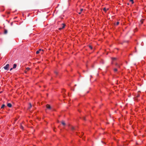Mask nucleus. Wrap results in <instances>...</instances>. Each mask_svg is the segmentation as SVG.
<instances>
[{"label":"nucleus","instance_id":"obj_1","mask_svg":"<svg viewBox=\"0 0 146 146\" xmlns=\"http://www.w3.org/2000/svg\"><path fill=\"white\" fill-rule=\"evenodd\" d=\"M9 64H7L6 66L3 67V68L7 70H8L9 69Z\"/></svg>","mask_w":146,"mask_h":146},{"label":"nucleus","instance_id":"obj_2","mask_svg":"<svg viewBox=\"0 0 146 146\" xmlns=\"http://www.w3.org/2000/svg\"><path fill=\"white\" fill-rule=\"evenodd\" d=\"M65 25L64 24H62V27L61 28H60L58 29L60 30H61V29H64L65 27Z\"/></svg>","mask_w":146,"mask_h":146},{"label":"nucleus","instance_id":"obj_3","mask_svg":"<svg viewBox=\"0 0 146 146\" xmlns=\"http://www.w3.org/2000/svg\"><path fill=\"white\" fill-rule=\"evenodd\" d=\"M46 108L49 109V110H50L51 109V106H50L48 104H47L46 105Z\"/></svg>","mask_w":146,"mask_h":146},{"label":"nucleus","instance_id":"obj_4","mask_svg":"<svg viewBox=\"0 0 146 146\" xmlns=\"http://www.w3.org/2000/svg\"><path fill=\"white\" fill-rule=\"evenodd\" d=\"M42 51V50L41 49H39L36 52V54H38L40 53V52Z\"/></svg>","mask_w":146,"mask_h":146},{"label":"nucleus","instance_id":"obj_5","mask_svg":"<svg viewBox=\"0 0 146 146\" xmlns=\"http://www.w3.org/2000/svg\"><path fill=\"white\" fill-rule=\"evenodd\" d=\"M7 106L9 107H11L12 106V105L10 103H8L7 104Z\"/></svg>","mask_w":146,"mask_h":146},{"label":"nucleus","instance_id":"obj_6","mask_svg":"<svg viewBox=\"0 0 146 146\" xmlns=\"http://www.w3.org/2000/svg\"><path fill=\"white\" fill-rule=\"evenodd\" d=\"M30 68L29 67H27V68H26V70L25 71V72H26L27 71L29 70H30Z\"/></svg>","mask_w":146,"mask_h":146},{"label":"nucleus","instance_id":"obj_7","mask_svg":"<svg viewBox=\"0 0 146 146\" xmlns=\"http://www.w3.org/2000/svg\"><path fill=\"white\" fill-rule=\"evenodd\" d=\"M17 66V65L16 64H14L13 65V68H16Z\"/></svg>","mask_w":146,"mask_h":146},{"label":"nucleus","instance_id":"obj_8","mask_svg":"<svg viewBox=\"0 0 146 146\" xmlns=\"http://www.w3.org/2000/svg\"><path fill=\"white\" fill-rule=\"evenodd\" d=\"M5 106L4 104H3L1 107V108H3L5 107Z\"/></svg>","mask_w":146,"mask_h":146},{"label":"nucleus","instance_id":"obj_9","mask_svg":"<svg viewBox=\"0 0 146 146\" xmlns=\"http://www.w3.org/2000/svg\"><path fill=\"white\" fill-rule=\"evenodd\" d=\"M7 30H5L4 31V33L5 34H6L7 33Z\"/></svg>","mask_w":146,"mask_h":146},{"label":"nucleus","instance_id":"obj_10","mask_svg":"<svg viewBox=\"0 0 146 146\" xmlns=\"http://www.w3.org/2000/svg\"><path fill=\"white\" fill-rule=\"evenodd\" d=\"M112 61H114L116 60V58H112Z\"/></svg>","mask_w":146,"mask_h":146},{"label":"nucleus","instance_id":"obj_11","mask_svg":"<svg viewBox=\"0 0 146 146\" xmlns=\"http://www.w3.org/2000/svg\"><path fill=\"white\" fill-rule=\"evenodd\" d=\"M29 109H30L32 107V105L31 104H29Z\"/></svg>","mask_w":146,"mask_h":146},{"label":"nucleus","instance_id":"obj_12","mask_svg":"<svg viewBox=\"0 0 146 146\" xmlns=\"http://www.w3.org/2000/svg\"><path fill=\"white\" fill-rule=\"evenodd\" d=\"M114 71L115 72H117V69L116 68H114Z\"/></svg>","mask_w":146,"mask_h":146},{"label":"nucleus","instance_id":"obj_13","mask_svg":"<svg viewBox=\"0 0 146 146\" xmlns=\"http://www.w3.org/2000/svg\"><path fill=\"white\" fill-rule=\"evenodd\" d=\"M62 125H65V123H64V122H63V121L62 122Z\"/></svg>","mask_w":146,"mask_h":146},{"label":"nucleus","instance_id":"obj_14","mask_svg":"<svg viewBox=\"0 0 146 146\" xmlns=\"http://www.w3.org/2000/svg\"><path fill=\"white\" fill-rule=\"evenodd\" d=\"M130 1L133 4V0H130Z\"/></svg>","mask_w":146,"mask_h":146},{"label":"nucleus","instance_id":"obj_15","mask_svg":"<svg viewBox=\"0 0 146 146\" xmlns=\"http://www.w3.org/2000/svg\"><path fill=\"white\" fill-rule=\"evenodd\" d=\"M116 65L118 67H119V65L118 64H116Z\"/></svg>","mask_w":146,"mask_h":146},{"label":"nucleus","instance_id":"obj_16","mask_svg":"<svg viewBox=\"0 0 146 146\" xmlns=\"http://www.w3.org/2000/svg\"><path fill=\"white\" fill-rule=\"evenodd\" d=\"M119 22H117L116 23V25H118L119 24Z\"/></svg>","mask_w":146,"mask_h":146},{"label":"nucleus","instance_id":"obj_17","mask_svg":"<svg viewBox=\"0 0 146 146\" xmlns=\"http://www.w3.org/2000/svg\"><path fill=\"white\" fill-rule=\"evenodd\" d=\"M104 10L105 11H107V10L106 9V8H104Z\"/></svg>","mask_w":146,"mask_h":146},{"label":"nucleus","instance_id":"obj_18","mask_svg":"<svg viewBox=\"0 0 146 146\" xmlns=\"http://www.w3.org/2000/svg\"><path fill=\"white\" fill-rule=\"evenodd\" d=\"M43 50H42V51H40V52L42 54L43 53Z\"/></svg>","mask_w":146,"mask_h":146},{"label":"nucleus","instance_id":"obj_19","mask_svg":"<svg viewBox=\"0 0 146 146\" xmlns=\"http://www.w3.org/2000/svg\"><path fill=\"white\" fill-rule=\"evenodd\" d=\"M55 73L56 74H58V72H56V71H55Z\"/></svg>","mask_w":146,"mask_h":146},{"label":"nucleus","instance_id":"obj_20","mask_svg":"<svg viewBox=\"0 0 146 146\" xmlns=\"http://www.w3.org/2000/svg\"><path fill=\"white\" fill-rule=\"evenodd\" d=\"M83 10V9H80V11L81 12Z\"/></svg>","mask_w":146,"mask_h":146},{"label":"nucleus","instance_id":"obj_21","mask_svg":"<svg viewBox=\"0 0 146 146\" xmlns=\"http://www.w3.org/2000/svg\"><path fill=\"white\" fill-rule=\"evenodd\" d=\"M72 130H74V128L73 127H72Z\"/></svg>","mask_w":146,"mask_h":146},{"label":"nucleus","instance_id":"obj_22","mask_svg":"<svg viewBox=\"0 0 146 146\" xmlns=\"http://www.w3.org/2000/svg\"><path fill=\"white\" fill-rule=\"evenodd\" d=\"M90 47L91 48V49H92V47L91 46H90Z\"/></svg>","mask_w":146,"mask_h":146},{"label":"nucleus","instance_id":"obj_23","mask_svg":"<svg viewBox=\"0 0 146 146\" xmlns=\"http://www.w3.org/2000/svg\"><path fill=\"white\" fill-rule=\"evenodd\" d=\"M21 129H23V126H21Z\"/></svg>","mask_w":146,"mask_h":146},{"label":"nucleus","instance_id":"obj_24","mask_svg":"<svg viewBox=\"0 0 146 146\" xmlns=\"http://www.w3.org/2000/svg\"><path fill=\"white\" fill-rule=\"evenodd\" d=\"M79 13V14H81V12H79V13Z\"/></svg>","mask_w":146,"mask_h":146},{"label":"nucleus","instance_id":"obj_25","mask_svg":"<svg viewBox=\"0 0 146 146\" xmlns=\"http://www.w3.org/2000/svg\"><path fill=\"white\" fill-rule=\"evenodd\" d=\"M12 69H13L12 68H11L10 69V71L11 70H12Z\"/></svg>","mask_w":146,"mask_h":146},{"label":"nucleus","instance_id":"obj_26","mask_svg":"<svg viewBox=\"0 0 146 146\" xmlns=\"http://www.w3.org/2000/svg\"><path fill=\"white\" fill-rule=\"evenodd\" d=\"M2 92H0V93H1Z\"/></svg>","mask_w":146,"mask_h":146}]
</instances>
